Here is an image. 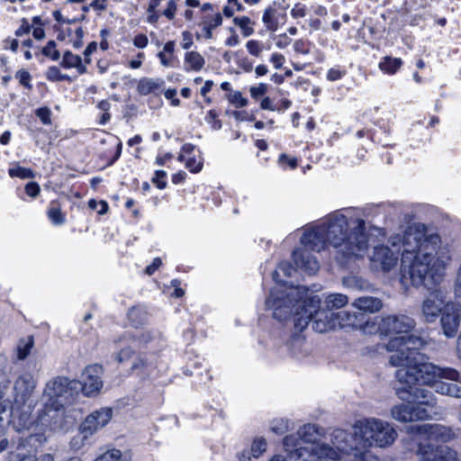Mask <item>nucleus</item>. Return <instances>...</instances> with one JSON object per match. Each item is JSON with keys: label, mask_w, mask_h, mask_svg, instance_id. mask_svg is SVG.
Masks as SVG:
<instances>
[{"label": "nucleus", "mask_w": 461, "mask_h": 461, "mask_svg": "<svg viewBox=\"0 0 461 461\" xmlns=\"http://www.w3.org/2000/svg\"><path fill=\"white\" fill-rule=\"evenodd\" d=\"M233 23L240 29L242 35L246 38L254 33V23L248 16L234 17Z\"/></svg>", "instance_id": "7c9ffc66"}, {"label": "nucleus", "mask_w": 461, "mask_h": 461, "mask_svg": "<svg viewBox=\"0 0 461 461\" xmlns=\"http://www.w3.org/2000/svg\"><path fill=\"white\" fill-rule=\"evenodd\" d=\"M161 265H162L161 258H155L153 259V262L146 267L145 273L149 276H151Z\"/></svg>", "instance_id": "680f3d73"}, {"label": "nucleus", "mask_w": 461, "mask_h": 461, "mask_svg": "<svg viewBox=\"0 0 461 461\" xmlns=\"http://www.w3.org/2000/svg\"><path fill=\"white\" fill-rule=\"evenodd\" d=\"M37 380L30 372L22 373L14 384V404L20 408L27 404L36 388Z\"/></svg>", "instance_id": "f8f14e48"}, {"label": "nucleus", "mask_w": 461, "mask_h": 461, "mask_svg": "<svg viewBox=\"0 0 461 461\" xmlns=\"http://www.w3.org/2000/svg\"><path fill=\"white\" fill-rule=\"evenodd\" d=\"M128 318L135 327L142 325L147 320V312L143 307L136 306L130 309Z\"/></svg>", "instance_id": "2f4dec72"}, {"label": "nucleus", "mask_w": 461, "mask_h": 461, "mask_svg": "<svg viewBox=\"0 0 461 461\" xmlns=\"http://www.w3.org/2000/svg\"><path fill=\"white\" fill-rule=\"evenodd\" d=\"M363 334L373 335L378 332L382 333V317H366L363 321H359L357 327Z\"/></svg>", "instance_id": "5701e85b"}, {"label": "nucleus", "mask_w": 461, "mask_h": 461, "mask_svg": "<svg viewBox=\"0 0 461 461\" xmlns=\"http://www.w3.org/2000/svg\"><path fill=\"white\" fill-rule=\"evenodd\" d=\"M47 77L52 81H59L64 79L59 69L57 67H50L47 71Z\"/></svg>", "instance_id": "4d7b16f0"}, {"label": "nucleus", "mask_w": 461, "mask_h": 461, "mask_svg": "<svg viewBox=\"0 0 461 461\" xmlns=\"http://www.w3.org/2000/svg\"><path fill=\"white\" fill-rule=\"evenodd\" d=\"M238 458L240 461H250L251 458L253 457L251 455H250V451L249 449H243L241 452H240L238 455H237Z\"/></svg>", "instance_id": "774afa93"}, {"label": "nucleus", "mask_w": 461, "mask_h": 461, "mask_svg": "<svg viewBox=\"0 0 461 461\" xmlns=\"http://www.w3.org/2000/svg\"><path fill=\"white\" fill-rule=\"evenodd\" d=\"M205 64L204 58L197 51H187L184 57V70L198 72Z\"/></svg>", "instance_id": "4be33fe9"}, {"label": "nucleus", "mask_w": 461, "mask_h": 461, "mask_svg": "<svg viewBox=\"0 0 461 461\" xmlns=\"http://www.w3.org/2000/svg\"><path fill=\"white\" fill-rule=\"evenodd\" d=\"M35 113L43 124L48 125L51 123V112L48 107L39 108L36 110Z\"/></svg>", "instance_id": "8fccbe9b"}, {"label": "nucleus", "mask_w": 461, "mask_h": 461, "mask_svg": "<svg viewBox=\"0 0 461 461\" xmlns=\"http://www.w3.org/2000/svg\"><path fill=\"white\" fill-rule=\"evenodd\" d=\"M154 366L145 357L136 358L131 366L132 372L136 373L140 378H145L152 374Z\"/></svg>", "instance_id": "393cba45"}, {"label": "nucleus", "mask_w": 461, "mask_h": 461, "mask_svg": "<svg viewBox=\"0 0 461 461\" xmlns=\"http://www.w3.org/2000/svg\"><path fill=\"white\" fill-rule=\"evenodd\" d=\"M102 374L103 367L100 365H91L85 368L79 389L86 396H95L101 392L104 385Z\"/></svg>", "instance_id": "4468645a"}, {"label": "nucleus", "mask_w": 461, "mask_h": 461, "mask_svg": "<svg viewBox=\"0 0 461 461\" xmlns=\"http://www.w3.org/2000/svg\"><path fill=\"white\" fill-rule=\"evenodd\" d=\"M353 435L350 434L353 449L345 455L347 460H355L356 453L371 455L365 451L370 447H387L392 446L397 438L398 433L394 426L378 418H365L357 420L353 425Z\"/></svg>", "instance_id": "423d86ee"}, {"label": "nucleus", "mask_w": 461, "mask_h": 461, "mask_svg": "<svg viewBox=\"0 0 461 461\" xmlns=\"http://www.w3.org/2000/svg\"><path fill=\"white\" fill-rule=\"evenodd\" d=\"M8 174L11 177H19L21 179L34 177L32 170L23 167H12L8 170Z\"/></svg>", "instance_id": "a19ab883"}, {"label": "nucleus", "mask_w": 461, "mask_h": 461, "mask_svg": "<svg viewBox=\"0 0 461 461\" xmlns=\"http://www.w3.org/2000/svg\"><path fill=\"white\" fill-rule=\"evenodd\" d=\"M268 89V86L267 84L260 83L258 86H251L249 89L250 95L254 99H258V97L264 95Z\"/></svg>", "instance_id": "603ef678"}, {"label": "nucleus", "mask_w": 461, "mask_h": 461, "mask_svg": "<svg viewBox=\"0 0 461 461\" xmlns=\"http://www.w3.org/2000/svg\"><path fill=\"white\" fill-rule=\"evenodd\" d=\"M415 327V321L404 314L382 316V334L408 333Z\"/></svg>", "instance_id": "2eb2a0df"}, {"label": "nucleus", "mask_w": 461, "mask_h": 461, "mask_svg": "<svg viewBox=\"0 0 461 461\" xmlns=\"http://www.w3.org/2000/svg\"><path fill=\"white\" fill-rule=\"evenodd\" d=\"M276 11L272 7H267L262 16V22L268 31L275 32L278 28Z\"/></svg>", "instance_id": "473e14b6"}, {"label": "nucleus", "mask_w": 461, "mask_h": 461, "mask_svg": "<svg viewBox=\"0 0 461 461\" xmlns=\"http://www.w3.org/2000/svg\"><path fill=\"white\" fill-rule=\"evenodd\" d=\"M402 61L399 58L384 57L380 61L378 67L384 73L393 75L402 67Z\"/></svg>", "instance_id": "cd10ccee"}, {"label": "nucleus", "mask_w": 461, "mask_h": 461, "mask_svg": "<svg viewBox=\"0 0 461 461\" xmlns=\"http://www.w3.org/2000/svg\"><path fill=\"white\" fill-rule=\"evenodd\" d=\"M323 429L316 424H304L297 434L287 435L283 439L286 456L276 455L271 461H327L341 460L353 449L350 434L344 429H335L330 434V445L320 444Z\"/></svg>", "instance_id": "20e7f679"}, {"label": "nucleus", "mask_w": 461, "mask_h": 461, "mask_svg": "<svg viewBox=\"0 0 461 461\" xmlns=\"http://www.w3.org/2000/svg\"><path fill=\"white\" fill-rule=\"evenodd\" d=\"M248 52L254 57H260L264 50V43L260 41L249 40L246 43Z\"/></svg>", "instance_id": "79ce46f5"}, {"label": "nucleus", "mask_w": 461, "mask_h": 461, "mask_svg": "<svg viewBox=\"0 0 461 461\" xmlns=\"http://www.w3.org/2000/svg\"><path fill=\"white\" fill-rule=\"evenodd\" d=\"M243 5L239 0H228L227 5L223 7L222 13L226 17H232L236 12H242Z\"/></svg>", "instance_id": "37998d69"}, {"label": "nucleus", "mask_w": 461, "mask_h": 461, "mask_svg": "<svg viewBox=\"0 0 461 461\" xmlns=\"http://www.w3.org/2000/svg\"><path fill=\"white\" fill-rule=\"evenodd\" d=\"M461 312L455 303H447L440 319V325L443 334L447 338H454L459 329Z\"/></svg>", "instance_id": "f3484780"}, {"label": "nucleus", "mask_w": 461, "mask_h": 461, "mask_svg": "<svg viewBox=\"0 0 461 461\" xmlns=\"http://www.w3.org/2000/svg\"><path fill=\"white\" fill-rule=\"evenodd\" d=\"M61 65L66 68H76L80 74L86 72V68L82 65L81 58L70 51H66L64 53Z\"/></svg>", "instance_id": "c756f323"}, {"label": "nucleus", "mask_w": 461, "mask_h": 461, "mask_svg": "<svg viewBox=\"0 0 461 461\" xmlns=\"http://www.w3.org/2000/svg\"><path fill=\"white\" fill-rule=\"evenodd\" d=\"M113 417L111 408L104 407L91 412L80 425L82 434L93 435L108 424Z\"/></svg>", "instance_id": "dca6fc26"}, {"label": "nucleus", "mask_w": 461, "mask_h": 461, "mask_svg": "<svg viewBox=\"0 0 461 461\" xmlns=\"http://www.w3.org/2000/svg\"><path fill=\"white\" fill-rule=\"evenodd\" d=\"M148 41L147 36L140 34L134 38L133 43L137 48L143 49L147 46Z\"/></svg>", "instance_id": "69168bd1"}, {"label": "nucleus", "mask_w": 461, "mask_h": 461, "mask_svg": "<svg viewBox=\"0 0 461 461\" xmlns=\"http://www.w3.org/2000/svg\"><path fill=\"white\" fill-rule=\"evenodd\" d=\"M33 344L34 341L32 337H28L25 339H21L17 346V358L19 360L25 359L29 356L33 347Z\"/></svg>", "instance_id": "72a5a7b5"}, {"label": "nucleus", "mask_w": 461, "mask_h": 461, "mask_svg": "<svg viewBox=\"0 0 461 461\" xmlns=\"http://www.w3.org/2000/svg\"><path fill=\"white\" fill-rule=\"evenodd\" d=\"M352 306L363 312L375 313L383 307L381 299L373 296H361L357 298Z\"/></svg>", "instance_id": "6ab92c4d"}, {"label": "nucleus", "mask_w": 461, "mask_h": 461, "mask_svg": "<svg viewBox=\"0 0 461 461\" xmlns=\"http://www.w3.org/2000/svg\"><path fill=\"white\" fill-rule=\"evenodd\" d=\"M346 461H379L376 456L372 455H360L357 453L355 455V460H346Z\"/></svg>", "instance_id": "338daca9"}, {"label": "nucleus", "mask_w": 461, "mask_h": 461, "mask_svg": "<svg viewBox=\"0 0 461 461\" xmlns=\"http://www.w3.org/2000/svg\"><path fill=\"white\" fill-rule=\"evenodd\" d=\"M403 447L414 452L420 461H450L454 450L447 446L434 445L420 437L409 435L402 439Z\"/></svg>", "instance_id": "9d476101"}, {"label": "nucleus", "mask_w": 461, "mask_h": 461, "mask_svg": "<svg viewBox=\"0 0 461 461\" xmlns=\"http://www.w3.org/2000/svg\"><path fill=\"white\" fill-rule=\"evenodd\" d=\"M295 270L296 269L289 262H281L273 272V279L276 285H286L282 277L291 276Z\"/></svg>", "instance_id": "c85d7f7f"}, {"label": "nucleus", "mask_w": 461, "mask_h": 461, "mask_svg": "<svg viewBox=\"0 0 461 461\" xmlns=\"http://www.w3.org/2000/svg\"><path fill=\"white\" fill-rule=\"evenodd\" d=\"M447 294L441 289L431 291L421 303V313L427 322H434L443 313Z\"/></svg>", "instance_id": "ddd939ff"}, {"label": "nucleus", "mask_w": 461, "mask_h": 461, "mask_svg": "<svg viewBox=\"0 0 461 461\" xmlns=\"http://www.w3.org/2000/svg\"><path fill=\"white\" fill-rule=\"evenodd\" d=\"M228 31L230 35L226 39L225 45L228 47H236L240 45V40L235 29L233 27H230Z\"/></svg>", "instance_id": "864d4df0"}, {"label": "nucleus", "mask_w": 461, "mask_h": 461, "mask_svg": "<svg viewBox=\"0 0 461 461\" xmlns=\"http://www.w3.org/2000/svg\"><path fill=\"white\" fill-rule=\"evenodd\" d=\"M344 286L355 290H364L367 287V284L361 277L356 276H348L343 278Z\"/></svg>", "instance_id": "c9c22d12"}, {"label": "nucleus", "mask_w": 461, "mask_h": 461, "mask_svg": "<svg viewBox=\"0 0 461 461\" xmlns=\"http://www.w3.org/2000/svg\"><path fill=\"white\" fill-rule=\"evenodd\" d=\"M194 146L189 143L184 144L178 160L185 163V167L192 173H198L203 167V159L200 155H192Z\"/></svg>", "instance_id": "a211bd4d"}, {"label": "nucleus", "mask_w": 461, "mask_h": 461, "mask_svg": "<svg viewBox=\"0 0 461 461\" xmlns=\"http://www.w3.org/2000/svg\"><path fill=\"white\" fill-rule=\"evenodd\" d=\"M80 383L65 376H57L46 383L42 401L47 409L58 411L72 402L78 393Z\"/></svg>", "instance_id": "6e6552de"}, {"label": "nucleus", "mask_w": 461, "mask_h": 461, "mask_svg": "<svg viewBox=\"0 0 461 461\" xmlns=\"http://www.w3.org/2000/svg\"><path fill=\"white\" fill-rule=\"evenodd\" d=\"M426 345L424 339L419 336H399L391 339L385 345L391 354L389 362L399 366L395 376L400 384L413 390L420 384L429 385L436 390V384L440 379L455 382L460 381V374L451 367H440L428 362V357L420 353Z\"/></svg>", "instance_id": "7ed1b4c3"}, {"label": "nucleus", "mask_w": 461, "mask_h": 461, "mask_svg": "<svg viewBox=\"0 0 461 461\" xmlns=\"http://www.w3.org/2000/svg\"><path fill=\"white\" fill-rule=\"evenodd\" d=\"M436 393L461 399V387L456 384L439 382L436 384Z\"/></svg>", "instance_id": "bb28decb"}, {"label": "nucleus", "mask_w": 461, "mask_h": 461, "mask_svg": "<svg viewBox=\"0 0 461 461\" xmlns=\"http://www.w3.org/2000/svg\"><path fill=\"white\" fill-rule=\"evenodd\" d=\"M345 75V71L338 68H330L327 73V79L330 81L339 80Z\"/></svg>", "instance_id": "bf43d9fd"}, {"label": "nucleus", "mask_w": 461, "mask_h": 461, "mask_svg": "<svg viewBox=\"0 0 461 461\" xmlns=\"http://www.w3.org/2000/svg\"><path fill=\"white\" fill-rule=\"evenodd\" d=\"M11 461H54V459L50 454H44L41 457H36L32 454L17 453L12 456Z\"/></svg>", "instance_id": "58836bf2"}, {"label": "nucleus", "mask_w": 461, "mask_h": 461, "mask_svg": "<svg viewBox=\"0 0 461 461\" xmlns=\"http://www.w3.org/2000/svg\"><path fill=\"white\" fill-rule=\"evenodd\" d=\"M365 319L362 312L341 311L339 312L319 311L314 312L312 329L320 333L336 328H352L357 330L359 321Z\"/></svg>", "instance_id": "1a4fd4ad"}, {"label": "nucleus", "mask_w": 461, "mask_h": 461, "mask_svg": "<svg viewBox=\"0 0 461 461\" xmlns=\"http://www.w3.org/2000/svg\"><path fill=\"white\" fill-rule=\"evenodd\" d=\"M222 23V16L220 13L215 14L214 15L205 16L203 20L202 31L203 32V36L205 39L212 38V31L221 25Z\"/></svg>", "instance_id": "b1692460"}, {"label": "nucleus", "mask_w": 461, "mask_h": 461, "mask_svg": "<svg viewBox=\"0 0 461 461\" xmlns=\"http://www.w3.org/2000/svg\"><path fill=\"white\" fill-rule=\"evenodd\" d=\"M392 248L385 245L374 247L369 256L371 267L383 272L391 271L401 259V282L413 286L432 288L438 284L451 258L438 249L441 240L438 234H429L423 224L411 225L402 236L389 240Z\"/></svg>", "instance_id": "f257e3e1"}, {"label": "nucleus", "mask_w": 461, "mask_h": 461, "mask_svg": "<svg viewBox=\"0 0 461 461\" xmlns=\"http://www.w3.org/2000/svg\"><path fill=\"white\" fill-rule=\"evenodd\" d=\"M166 177L167 173L165 171L157 170L152 177V182L158 186V188L164 189L167 185Z\"/></svg>", "instance_id": "09e8293b"}, {"label": "nucleus", "mask_w": 461, "mask_h": 461, "mask_svg": "<svg viewBox=\"0 0 461 461\" xmlns=\"http://www.w3.org/2000/svg\"><path fill=\"white\" fill-rule=\"evenodd\" d=\"M15 78L19 80V83L28 89H32V86L31 84L32 76L25 69H20L15 73Z\"/></svg>", "instance_id": "a18cd8bd"}, {"label": "nucleus", "mask_w": 461, "mask_h": 461, "mask_svg": "<svg viewBox=\"0 0 461 461\" xmlns=\"http://www.w3.org/2000/svg\"><path fill=\"white\" fill-rule=\"evenodd\" d=\"M176 10V5L174 0H170L167 2V6L164 10L163 14L168 18L169 20L173 19L175 16V13Z\"/></svg>", "instance_id": "052dcab7"}, {"label": "nucleus", "mask_w": 461, "mask_h": 461, "mask_svg": "<svg viewBox=\"0 0 461 461\" xmlns=\"http://www.w3.org/2000/svg\"><path fill=\"white\" fill-rule=\"evenodd\" d=\"M89 436L81 432L75 436L70 442L71 448L75 451L79 450L85 445Z\"/></svg>", "instance_id": "de8ad7c7"}, {"label": "nucleus", "mask_w": 461, "mask_h": 461, "mask_svg": "<svg viewBox=\"0 0 461 461\" xmlns=\"http://www.w3.org/2000/svg\"><path fill=\"white\" fill-rule=\"evenodd\" d=\"M111 461H131L132 454L130 450L121 451L120 449L113 448L107 450Z\"/></svg>", "instance_id": "ea45409f"}, {"label": "nucleus", "mask_w": 461, "mask_h": 461, "mask_svg": "<svg viewBox=\"0 0 461 461\" xmlns=\"http://www.w3.org/2000/svg\"><path fill=\"white\" fill-rule=\"evenodd\" d=\"M348 303V298L347 295L343 294H330L324 299V303L327 308V311L324 312H331L333 309H340L344 307ZM319 311L320 307L318 308Z\"/></svg>", "instance_id": "a878e982"}, {"label": "nucleus", "mask_w": 461, "mask_h": 461, "mask_svg": "<svg viewBox=\"0 0 461 461\" xmlns=\"http://www.w3.org/2000/svg\"><path fill=\"white\" fill-rule=\"evenodd\" d=\"M47 216L54 225H62L66 221V217L60 208L54 203L48 209Z\"/></svg>", "instance_id": "f704fd0d"}, {"label": "nucleus", "mask_w": 461, "mask_h": 461, "mask_svg": "<svg viewBox=\"0 0 461 461\" xmlns=\"http://www.w3.org/2000/svg\"><path fill=\"white\" fill-rule=\"evenodd\" d=\"M406 433L425 438L428 441L429 439H435L447 442L455 437V433L451 428L441 424L411 425L407 427Z\"/></svg>", "instance_id": "9b49d317"}, {"label": "nucleus", "mask_w": 461, "mask_h": 461, "mask_svg": "<svg viewBox=\"0 0 461 461\" xmlns=\"http://www.w3.org/2000/svg\"><path fill=\"white\" fill-rule=\"evenodd\" d=\"M89 208L95 210L99 214H104L108 211V204L104 201L90 200L88 202Z\"/></svg>", "instance_id": "3c124183"}, {"label": "nucleus", "mask_w": 461, "mask_h": 461, "mask_svg": "<svg viewBox=\"0 0 461 461\" xmlns=\"http://www.w3.org/2000/svg\"><path fill=\"white\" fill-rule=\"evenodd\" d=\"M133 350L131 348H123L116 355V359L118 362L122 363L127 359H129L132 354Z\"/></svg>", "instance_id": "0e129e2a"}, {"label": "nucleus", "mask_w": 461, "mask_h": 461, "mask_svg": "<svg viewBox=\"0 0 461 461\" xmlns=\"http://www.w3.org/2000/svg\"><path fill=\"white\" fill-rule=\"evenodd\" d=\"M158 57L159 59V60H160V63L164 67H171L172 66L174 56H170V55H168L167 53H164V52H158Z\"/></svg>", "instance_id": "e2e57ef3"}, {"label": "nucleus", "mask_w": 461, "mask_h": 461, "mask_svg": "<svg viewBox=\"0 0 461 461\" xmlns=\"http://www.w3.org/2000/svg\"><path fill=\"white\" fill-rule=\"evenodd\" d=\"M398 397L408 402L393 405L391 417L399 422H413L434 419L439 412L437 408V398L433 393L425 388L411 390L406 386L397 390Z\"/></svg>", "instance_id": "0eeeda50"}, {"label": "nucleus", "mask_w": 461, "mask_h": 461, "mask_svg": "<svg viewBox=\"0 0 461 461\" xmlns=\"http://www.w3.org/2000/svg\"><path fill=\"white\" fill-rule=\"evenodd\" d=\"M44 56L51 58L53 60L59 59V52L56 50V43L54 41H50L47 45L42 49Z\"/></svg>", "instance_id": "49530a36"}, {"label": "nucleus", "mask_w": 461, "mask_h": 461, "mask_svg": "<svg viewBox=\"0 0 461 461\" xmlns=\"http://www.w3.org/2000/svg\"><path fill=\"white\" fill-rule=\"evenodd\" d=\"M354 210L336 211L325 217L316 227L304 230L301 248L294 250L293 260L299 268L309 275L315 274L319 262L309 250L320 252L329 246L345 258H362L368 247L365 221L353 219Z\"/></svg>", "instance_id": "f03ea898"}, {"label": "nucleus", "mask_w": 461, "mask_h": 461, "mask_svg": "<svg viewBox=\"0 0 461 461\" xmlns=\"http://www.w3.org/2000/svg\"><path fill=\"white\" fill-rule=\"evenodd\" d=\"M267 440L264 438H256L251 443L250 447L249 448L250 451V455L254 458L259 457L267 449Z\"/></svg>", "instance_id": "4c0bfd02"}, {"label": "nucleus", "mask_w": 461, "mask_h": 461, "mask_svg": "<svg viewBox=\"0 0 461 461\" xmlns=\"http://www.w3.org/2000/svg\"><path fill=\"white\" fill-rule=\"evenodd\" d=\"M193 37L190 32L185 31L182 32L181 46L184 50H189L193 45Z\"/></svg>", "instance_id": "13d9d810"}, {"label": "nucleus", "mask_w": 461, "mask_h": 461, "mask_svg": "<svg viewBox=\"0 0 461 461\" xmlns=\"http://www.w3.org/2000/svg\"><path fill=\"white\" fill-rule=\"evenodd\" d=\"M9 425V413L6 405L0 395V453L5 450L9 445V441L5 436Z\"/></svg>", "instance_id": "aec40b11"}, {"label": "nucleus", "mask_w": 461, "mask_h": 461, "mask_svg": "<svg viewBox=\"0 0 461 461\" xmlns=\"http://www.w3.org/2000/svg\"><path fill=\"white\" fill-rule=\"evenodd\" d=\"M227 98L230 104L238 108L245 107L248 104V100L242 96L240 91L230 93Z\"/></svg>", "instance_id": "c03bdc74"}, {"label": "nucleus", "mask_w": 461, "mask_h": 461, "mask_svg": "<svg viewBox=\"0 0 461 461\" xmlns=\"http://www.w3.org/2000/svg\"><path fill=\"white\" fill-rule=\"evenodd\" d=\"M40 185L35 182H30L25 185L26 194L32 198L37 197L40 194Z\"/></svg>", "instance_id": "6e6d98bb"}, {"label": "nucleus", "mask_w": 461, "mask_h": 461, "mask_svg": "<svg viewBox=\"0 0 461 461\" xmlns=\"http://www.w3.org/2000/svg\"><path fill=\"white\" fill-rule=\"evenodd\" d=\"M270 62L273 64L276 69H279L282 68L285 63V58L283 54L275 52L270 57Z\"/></svg>", "instance_id": "5fc2aeb1"}, {"label": "nucleus", "mask_w": 461, "mask_h": 461, "mask_svg": "<svg viewBox=\"0 0 461 461\" xmlns=\"http://www.w3.org/2000/svg\"><path fill=\"white\" fill-rule=\"evenodd\" d=\"M320 303L318 296H311L304 286L276 285L266 299V307L277 321H284L293 316L294 328L302 331L313 321Z\"/></svg>", "instance_id": "39448f33"}, {"label": "nucleus", "mask_w": 461, "mask_h": 461, "mask_svg": "<svg viewBox=\"0 0 461 461\" xmlns=\"http://www.w3.org/2000/svg\"><path fill=\"white\" fill-rule=\"evenodd\" d=\"M290 429V421L284 418H276L271 420L270 429L272 432L282 435L287 432Z\"/></svg>", "instance_id": "e433bc0d"}, {"label": "nucleus", "mask_w": 461, "mask_h": 461, "mask_svg": "<svg viewBox=\"0 0 461 461\" xmlns=\"http://www.w3.org/2000/svg\"><path fill=\"white\" fill-rule=\"evenodd\" d=\"M164 81L162 79L141 78L137 85V91L142 95L149 94L158 95L163 87Z\"/></svg>", "instance_id": "412c9836"}]
</instances>
